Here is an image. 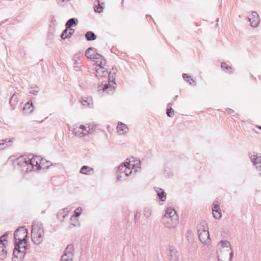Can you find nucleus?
Here are the masks:
<instances>
[{"instance_id":"nucleus-21","label":"nucleus","mask_w":261,"mask_h":261,"mask_svg":"<svg viewBox=\"0 0 261 261\" xmlns=\"http://www.w3.org/2000/svg\"><path fill=\"white\" fill-rule=\"evenodd\" d=\"M117 128L118 129V132H122L124 133H125L128 130V128L127 125L121 122H119L118 123Z\"/></svg>"},{"instance_id":"nucleus-5","label":"nucleus","mask_w":261,"mask_h":261,"mask_svg":"<svg viewBox=\"0 0 261 261\" xmlns=\"http://www.w3.org/2000/svg\"><path fill=\"white\" fill-rule=\"evenodd\" d=\"M197 228L200 242L203 244L208 245L210 243L211 239L207 224L203 223L202 225L198 226Z\"/></svg>"},{"instance_id":"nucleus-51","label":"nucleus","mask_w":261,"mask_h":261,"mask_svg":"<svg viewBox=\"0 0 261 261\" xmlns=\"http://www.w3.org/2000/svg\"><path fill=\"white\" fill-rule=\"evenodd\" d=\"M171 105V103H169L168 105Z\"/></svg>"},{"instance_id":"nucleus-35","label":"nucleus","mask_w":261,"mask_h":261,"mask_svg":"<svg viewBox=\"0 0 261 261\" xmlns=\"http://www.w3.org/2000/svg\"><path fill=\"white\" fill-rule=\"evenodd\" d=\"M34 159H35L36 160L38 161L39 162V163L40 164L42 165L43 166H44V161L42 158H41L40 156H32Z\"/></svg>"},{"instance_id":"nucleus-17","label":"nucleus","mask_w":261,"mask_h":261,"mask_svg":"<svg viewBox=\"0 0 261 261\" xmlns=\"http://www.w3.org/2000/svg\"><path fill=\"white\" fill-rule=\"evenodd\" d=\"M34 107L31 101H28L24 106L23 112L26 114H31L33 111Z\"/></svg>"},{"instance_id":"nucleus-22","label":"nucleus","mask_w":261,"mask_h":261,"mask_svg":"<svg viewBox=\"0 0 261 261\" xmlns=\"http://www.w3.org/2000/svg\"><path fill=\"white\" fill-rule=\"evenodd\" d=\"M85 38L88 41H93L97 38L96 35L92 31H88L85 34Z\"/></svg>"},{"instance_id":"nucleus-23","label":"nucleus","mask_w":261,"mask_h":261,"mask_svg":"<svg viewBox=\"0 0 261 261\" xmlns=\"http://www.w3.org/2000/svg\"><path fill=\"white\" fill-rule=\"evenodd\" d=\"M18 102V98L17 96L15 93H13L10 99V104L12 108V110H14L15 108V106Z\"/></svg>"},{"instance_id":"nucleus-19","label":"nucleus","mask_w":261,"mask_h":261,"mask_svg":"<svg viewBox=\"0 0 261 261\" xmlns=\"http://www.w3.org/2000/svg\"><path fill=\"white\" fill-rule=\"evenodd\" d=\"M68 213V211L66 208H63L58 213L57 217V218L61 221H63L64 218L66 217V216L67 215Z\"/></svg>"},{"instance_id":"nucleus-24","label":"nucleus","mask_w":261,"mask_h":261,"mask_svg":"<svg viewBox=\"0 0 261 261\" xmlns=\"http://www.w3.org/2000/svg\"><path fill=\"white\" fill-rule=\"evenodd\" d=\"M159 191H156L158 193V196L159 198L162 201H165L166 199V193L162 189L158 188Z\"/></svg>"},{"instance_id":"nucleus-25","label":"nucleus","mask_w":261,"mask_h":261,"mask_svg":"<svg viewBox=\"0 0 261 261\" xmlns=\"http://www.w3.org/2000/svg\"><path fill=\"white\" fill-rule=\"evenodd\" d=\"M221 67L223 71L225 72L228 73H232L231 67L227 65L225 62L221 63Z\"/></svg>"},{"instance_id":"nucleus-11","label":"nucleus","mask_w":261,"mask_h":261,"mask_svg":"<svg viewBox=\"0 0 261 261\" xmlns=\"http://www.w3.org/2000/svg\"><path fill=\"white\" fill-rule=\"evenodd\" d=\"M28 157L29 156H20L14 161V164L21 167L22 171H25V169L28 167Z\"/></svg>"},{"instance_id":"nucleus-20","label":"nucleus","mask_w":261,"mask_h":261,"mask_svg":"<svg viewBox=\"0 0 261 261\" xmlns=\"http://www.w3.org/2000/svg\"><path fill=\"white\" fill-rule=\"evenodd\" d=\"M78 23V20L75 18H71L69 19L66 23V28L69 29L72 27L76 26Z\"/></svg>"},{"instance_id":"nucleus-10","label":"nucleus","mask_w":261,"mask_h":261,"mask_svg":"<svg viewBox=\"0 0 261 261\" xmlns=\"http://www.w3.org/2000/svg\"><path fill=\"white\" fill-rule=\"evenodd\" d=\"M247 19L250 25L253 28L257 27L260 21L259 15L255 11H252L251 14L247 17Z\"/></svg>"},{"instance_id":"nucleus-4","label":"nucleus","mask_w":261,"mask_h":261,"mask_svg":"<svg viewBox=\"0 0 261 261\" xmlns=\"http://www.w3.org/2000/svg\"><path fill=\"white\" fill-rule=\"evenodd\" d=\"M43 236L44 229L42 224L32 225L31 238L35 244H40L43 241Z\"/></svg>"},{"instance_id":"nucleus-14","label":"nucleus","mask_w":261,"mask_h":261,"mask_svg":"<svg viewBox=\"0 0 261 261\" xmlns=\"http://www.w3.org/2000/svg\"><path fill=\"white\" fill-rule=\"evenodd\" d=\"M219 203L218 201H215L212 207L213 214L215 218L219 219L221 217V212L219 208Z\"/></svg>"},{"instance_id":"nucleus-50","label":"nucleus","mask_w":261,"mask_h":261,"mask_svg":"<svg viewBox=\"0 0 261 261\" xmlns=\"http://www.w3.org/2000/svg\"><path fill=\"white\" fill-rule=\"evenodd\" d=\"M177 97V96H175L174 97V100H175V99L176 98V97Z\"/></svg>"},{"instance_id":"nucleus-29","label":"nucleus","mask_w":261,"mask_h":261,"mask_svg":"<svg viewBox=\"0 0 261 261\" xmlns=\"http://www.w3.org/2000/svg\"><path fill=\"white\" fill-rule=\"evenodd\" d=\"M103 7L100 4L99 1H96L94 4V11L97 13H101L103 10Z\"/></svg>"},{"instance_id":"nucleus-27","label":"nucleus","mask_w":261,"mask_h":261,"mask_svg":"<svg viewBox=\"0 0 261 261\" xmlns=\"http://www.w3.org/2000/svg\"><path fill=\"white\" fill-rule=\"evenodd\" d=\"M93 169L86 165L83 166L80 171V172L82 174H88V173L91 171H93Z\"/></svg>"},{"instance_id":"nucleus-12","label":"nucleus","mask_w":261,"mask_h":261,"mask_svg":"<svg viewBox=\"0 0 261 261\" xmlns=\"http://www.w3.org/2000/svg\"><path fill=\"white\" fill-rule=\"evenodd\" d=\"M106 65L105 64H99V67L96 69V74L95 76L100 79L101 77H106L108 74V71L103 67Z\"/></svg>"},{"instance_id":"nucleus-15","label":"nucleus","mask_w":261,"mask_h":261,"mask_svg":"<svg viewBox=\"0 0 261 261\" xmlns=\"http://www.w3.org/2000/svg\"><path fill=\"white\" fill-rule=\"evenodd\" d=\"M252 162L255 166L256 168L258 170H261V156H257V155H251L250 156Z\"/></svg>"},{"instance_id":"nucleus-46","label":"nucleus","mask_w":261,"mask_h":261,"mask_svg":"<svg viewBox=\"0 0 261 261\" xmlns=\"http://www.w3.org/2000/svg\"><path fill=\"white\" fill-rule=\"evenodd\" d=\"M134 218H135V220L136 221L138 220L139 219V218H138V215H137V213H136L135 215V217H134Z\"/></svg>"},{"instance_id":"nucleus-16","label":"nucleus","mask_w":261,"mask_h":261,"mask_svg":"<svg viewBox=\"0 0 261 261\" xmlns=\"http://www.w3.org/2000/svg\"><path fill=\"white\" fill-rule=\"evenodd\" d=\"M127 169V165L126 162L122 164H121L118 167V174H117V179L119 180H122L123 177V174H124L125 170Z\"/></svg>"},{"instance_id":"nucleus-32","label":"nucleus","mask_w":261,"mask_h":261,"mask_svg":"<svg viewBox=\"0 0 261 261\" xmlns=\"http://www.w3.org/2000/svg\"><path fill=\"white\" fill-rule=\"evenodd\" d=\"M82 209L81 207L76 208L74 212V215L71 217V220H72L73 217L76 218L80 216L82 213Z\"/></svg>"},{"instance_id":"nucleus-37","label":"nucleus","mask_w":261,"mask_h":261,"mask_svg":"<svg viewBox=\"0 0 261 261\" xmlns=\"http://www.w3.org/2000/svg\"><path fill=\"white\" fill-rule=\"evenodd\" d=\"M151 215V211L147 208H146L144 211V215L145 217L148 218Z\"/></svg>"},{"instance_id":"nucleus-31","label":"nucleus","mask_w":261,"mask_h":261,"mask_svg":"<svg viewBox=\"0 0 261 261\" xmlns=\"http://www.w3.org/2000/svg\"><path fill=\"white\" fill-rule=\"evenodd\" d=\"M11 142V141L10 140L8 141V139L0 140V150L6 148Z\"/></svg>"},{"instance_id":"nucleus-18","label":"nucleus","mask_w":261,"mask_h":261,"mask_svg":"<svg viewBox=\"0 0 261 261\" xmlns=\"http://www.w3.org/2000/svg\"><path fill=\"white\" fill-rule=\"evenodd\" d=\"M81 103L84 106L89 108H92L93 102L91 98L82 97L81 101Z\"/></svg>"},{"instance_id":"nucleus-34","label":"nucleus","mask_w":261,"mask_h":261,"mask_svg":"<svg viewBox=\"0 0 261 261\" xmlns=\"http://www.w3.org/2000/svg\"><path fill=\"white\" fill-rule=\"evenodd\" d=\"M166 114L169 117H173L174 116V111L171 107L167 108Z\"/></svg>"},{"instance_id":"nucleus-7","label":"nucleus","mask_w":261,"mask_h":261,"mask_svg":"<svg viewBox=\"0 0 261 261\" xmlns=\"http://www.w3.org/2000/svg\"><path fill=\"white\" fill-rule=\"evenodd\" d=\"M31 155L28 157V167L25 169V172L29 173L32 171L39 170L42 168V166L39 162L35 160L33 156L30 158Z\"/></svg>"},{"instance_id":"nucleus-45","label":"nucleus","mask_w":261,"mask_h":261,"mask_svg":"<svg viewBox=\"0 0 261 261\" xmlns=\"http://www.w3.org/2000/svg\"><path fill=\"white\" fill-rule=\"evenodd\" d=\"M46 163H47V165L46 166H44L43 167V168H48L49 167V166H50L49 162L48 161H46Z\"/></svg>"},{"instance_id":"nucleus-47","label":"nucleus","mask_w":261,"mask_h":261,"mask_svg":"<svg viewBox=\"0 0 261 261\" xmlns=\"http://www.w3.org/2000/svg\"><path fill=\"white\" fill-rule=\"evenodd\" d=\"M92 128H89L88 130L87 131V133L88 134H91L92 133Z\"/></svg>"},{"instance_id":"nucleus-43","label":"nucleus","mask_w":261,"mask_h":261,"mask_svg":"<svg viewBox=\"0 0 261 261\" xmlns=\"http://www.w3.org/2000/svg\"><path fill=\"white\" fill-rule=\"evenodd\" d=\"M79 128L82 129L83 131L86 130V127L84 125H81Z\"/></svg>"},{"instance_id":"nucleus-40","label":"nucleus","mask_w":261,"mask_h":261,"mask_svg":"<svg viewBox=\"0 0 261 261\" xmlns=\"http://www.w3.org/2000/svg\"><path fill=\"white\" fill-rule=\"evenodd\" d=\"M31 89H32L31 91H30V93L34 95H37L39 92L38 90L37 89H34V87H31Z\"/></svg>"},{"instance_id":"nucleus-30","label":"nucleus","mask_w":261,"mask_h":261,"mask_svg":"<svg viewBox=\"0 0 261 261\" xmlns=\"http://www.w3.org/2000/svg\"><path fill=\"white\" fill-rule=\"evenodd\" d=\"M126 164L127 165V169H126V170H125V171L124 175L126 177L132 174L133 168H131L132 166L130 164V162H126ZM132 166H134V165H133Z\"/></svg>"},{"instance_id":"nucleus-6","label":"nucleus","mask_w":261,"mask_h":261,"mask_svg":"<svg viewBox=\"0 0 261 261\" xmlns=\"http://www.w3.org/2000/svg\"><path fill=\"white\" fill-rule=\"evenodd\" d=\"M165 219H170L173 221L171 224H168V222L167 224L165 223V225L168 227H173L174 225L177 223L178 221V216L176 215V211L174 208L168 207L167 208L164 215V221H165Z\"/></svg>"},{"instance_id":"nucleus-8","label":"nucleus","mask_w":261,"mask_h":261,"mask_svg":"<svg viewBox=\"0 0 261 261\" xmlns=\"http://www.w3.org/2000/svg\"><path fill=\"white\" fill-rule=\"evenodd\" d=\"M91 51H96V49L92 47H89L85 52V56L87 58L91 60L100 59V64H106V60L102 56L98 53H94L93 54H92Z\"/></svg>"},{"instance_id":"nucleus-9","label":"nucleus","mask_w":261,"mask_h":261,"mask_svg":"<svg viewBox=\"0 0 261 261\" xmlns=\"http://www.w3.org/2000/svg\"><path fill=\"white\" fill-rule=\"evenodd\" d=\"M74 248L73 244L68 245L65 248L64 254L62 256V261H73Z\"/></svg>"},{"instance_id":"nucleus-28","label":"nucleus","mask_w":261,"mask_h":261,"mask_svg":"<svg viewBox=\"0 0 261 261\" xmlns=\"http://www.w3.org/2000/svg\"><path fill=\"white\" fill-rule=\"evenodd\" d=\"M5 246L0 245V259H4L7 257V251L5 249Z\"/></svg>"},{"instance_id":"nucleus-13","label":"nucleus","mask_w":261,"mask_h":261,"mask_svg":"<svg viewBox=\"0 0 261 261\" xmlns=\"http://www.w3.org/2000/svg\"><path fill=\"white\" fill-rule=\"evenodd\" d=\"M169 261H178V253L177 250L173 247H170L169 249V252L168 253Z\"/></svg>"},{"instance_id":"nucleus-49","label":"nucleus","mask_w":261,"mask_h":261,"mask_svg":"<svg viewBox=\"0 0 261 261\" xmlns=\"http://www.w3.org/2000/svg\"><path fill=\"white\" fill-rule=\"evenodd\" d=\"M256 127L261 130V126L257 125Z\"/></svg>"},{"instance_id":"nucleus-42","label":"nucleus","mask_w":261,"mask_h":261,"mask_svg":"<svg viewBox=\"0 0 261 261\" xmlns=\"http://www.w3.org/2000/svg\"><path fill=\"white\" fill-rule=\"evenodd\" d=\"M225 111L228 113V114H231L234 112V111L230 108H226L225 109Z\"/></svg>"},{"instance_id":"nucleus-33","label":"nucleus","mask_w":261,"mask_h":261,"mask_svg":"<svg viewBox=\"0 0 261 261\" xmlns=\"http://www.w3.org/2000/svg\"><path fill=\"white\" fill-rule=\"evenodd\" d=\"M68 33V29L66 28V29L64 30H63V31L62 32V34H61V38L63 40L69 38Z\"/></svg>"},{"instance_id":"nucleus-48","label":"nucleus","mask_w":261,"mask_h":261,"mask_svg":"<svg viewBox=\"0 0 261 261\" xmlns=\"http://www.w3.org/2000/svg\"><path fill=\"white\" fill-rule=\"evenodd\" d=\"M8 236V232H6L3 235V237L6 238Z\"/></svg>"},{"instance_id":"nucleus-3","label":"nucleus","mask_w":261,"mask_h":261,"mask_svg":"<svg viewBox=\"0 0 261 261\" xmlns=\"http://www.w3.org/2000/svg\"><path fill=\"white\" fill-rule=\"evenodd\" d=\"M117 70L116 68L113 67L111 71L108 73V83H106L104 84L98 85L97 87L98 91L106 92L108 94L113 93L115 90L114 85H116L115 82V78L114 75L116 73Z\"/></svg>"},{"instance_id":"nucleus-41","label":"nucleus","mask_w":261,"mask_h":261,"mask_svg":"<svg viewBox=\"0 0 261 261\" xmlns=\"http://www.w3.org/2000/svg\"><path fill=\"white\" fill-rule=\"evenodd\" d=\"M5 242H7V240L5 239V238L3 237V236H2L0 237V245L5 246Z\"/></svg>"},{"instance_id":"nucleus-36","label":"nucleus","mask_w":261,"mask_h":261,"mask_svg":"<svg viewBox=\"0 0 261 261\" xmlns=\"http://www.w3.org/2000/svg\"><path fill=\"white\" fill-rule=\"evenodd\" d=\"M73 133L77 136H81L82 135L84 134L83 132H81L80 128H74Z\"/></svg>"},{"instance_id":"nucleus-26","label":"nucleus","mask_w":261,"mask_h":261,"mask_svg":"<svg viewBox=\"0 0 261 261\" xmlns=\"http://www.w3.org/2000/svg\"><path fill=\"white\" fill-rule=\"evenodd\" d=\"M182 75L184 79L186 81V82L190 85H192L193 83H194V86L196 85V82L193 79H191V76H189L188 74L183 73Z\"/></svg>"},{"instance_id":"nucleus-1","label":"nucleus","mask_w":261,"mask_h":261,"mask_svg":"<svg viewBox=\"0 0 261 261\" xmlns=\"http://www.w3.org/2000/svg\"><path fill=\"white\" fill-rule=\"evenodd\" d=\"M28 230L24 227H19L15 231L14 238L15 247L13 250V261L22 260L27 250Z\"/></svg>"},{"instance_id":"nucleus-2","label":"nucleus","mask_w":261,"mask_h":261,"mask_svg":"<svg viewBox=\"0 0 261 261\" xmlns=\"http://www.w3.org/2000/svg\"><path fill=\"white\" fill-rule=\"evenodd\" d=\"M218 261H231L233 253L230 242L226 240L220 242L217 246Z\"/></svg>"},{"instance_id":"nucleus-38","label":"nucleus","mask_w":261,"mask_h":261,"mask_svg":"<svg viewBox=\"0 0 261 261\" xmlns=\"http://www.w3.org/2000/svg\"><path fill=\"white\" fill-rule=\"evenodd\" d=\"M80 60V54H76L73 57V61L74 64H79V60Z\"/></svg>"},{"instance_id":"nucleus-39","label":"nucleus","mask_w":261,"mask_h":261,"mask_svg":"<svg viewBox=\"0 0 261 261\" xmlns=\"http://www.w3.org/2000/svg\"><path fill=\"white\" fill-rule=\"evenodd\" d=\"M75 32L74 29L70 28L68 29V36L69 37V38L72 36Z\"/></svg>"},{"instance_id":"nucleus-44","label":"nucleus","mask_w":261,"mask_h":261,"mask_svg":"<svg viewBox=\"0 0 261 261\" xmlns=\"http://www.w3.org/2000/svg\"><path fill=\"white\" fill-rule=\"evenodd\" d=\"M93 61H95L97 64V66L99 67V64L100 63V59H92Z\"/></svg>"}]
</instances>
